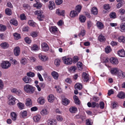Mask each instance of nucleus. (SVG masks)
<instances>
[{"label":"nucleus","mask_w":125,"mask_h":125,"mask_svg":"<svg viewBox=\"0 0 125 125\" xmlns=\"http://www.w3.org/2000/svg\"><path fill=\"white\" fill-rule=\"evenodd\" d=\"M14 55L16 56H19L20 53V48L18 46L15 47L14 50Z\"/></svg>","instance_id":"nucleus-9"},{"label":"nucleus","mask_w":125,"mask_h":125,"mask_svg":"<svg viewBox=\"0 0 125 125\" xmlns=\"http://www.w3.org/2000/svg\"><path fill=\"white\" fill-rule=\"evenodd\" d=\"M31 100L30 98H27L26 100L25 104L27 106H30L32 103Z\"/></svg>","instance_id":"nucleus-22"},{"label":"nucleus","mask_w":125,"mask_h":125,"mask_svg":"<svg viewBox=\"0 0 125 125\" xmlns=\"http://www.w3.org/2000/svg\"><path fill=\"white\" fill-rule=\"evenodd\" d=\"M42 49V50L45 52H47L49 50V47L45 42L41 44Z\"/></svg>","instance_id":"nucleus-7"},{"label":"nucleus","mask_w":125,"mask_h":125,"mask_svg":"<svg viewBox=\"0 0 125 125\" xmlns=\"http://www.w3.org/2000/svg\"><path fill=\"white\" fill-rule=\"evenodd\" d=\"M119 12L121 15H123L125 13V10L124 9L122 8L119 10Z\"/></svg>","instance_id":"nucleus-64"},{"label":"nucleus","mask_w":125,"mask_h":125,"mask_svg":"<svg viewBox=\"0 0 125 125\" xmlns=\"http://www.w3.org/2000/svg\"><path fill=\"white\" fill-rule=\"evenodd\" d=\"M118 70L117 68H112L111 69L110 71L112 74L116 75L118 74Z\"/></svg>","instance_id":"nucleus-17"},{"label":"nucleus","mask_w":125,"mask_h":125,"mask_svg":"<svg viewBox=\"0 0 125 125\" xmlns=\"http://www.w3.org/2000/svg\"><path fill=\"white\" fill-rule=\"evenodd\" d=\"M95 107H99V105L98 104L94 102H92V107L94 108Z\"/></svg>","instance_id":"nucleus-54"},{"label":"nucleus","mask_w":125,"mask_h":125,"mask_svg":"<svg viewBox=\"0 0 125 125\" xmlns=\"http://www.w3.org/2000/svg\"><path fill=\"white\" fill-rule=\"evenodd\" d=\"M77 108L75 106L71 107L69 109L70 112L72 113H76L77 112Z\"/></svg>","instance_id":"nucleus-32"},{"label":"nucleus","mask_w":125,"mask_h":125,"mask_svg":"<svg viewBox=\"0 0 125 125\" xmlns=\"http://www.w3.org/2000/svg\"><path fill=\"white\" fill-rule=\"evenodd\" d=\"M22 79L25 82L27 83H30L31 81V78L27 76H25Z\"/></svg>","instance_id":"nucleus-14"},{"label":"nucleus","mask_w":125,"mask_h":125,"mask_svg":"<svg viewBox=\"0 0 125 125\" xmlns=\"http://www.w3.org/2000/svg\"><path fill=\"white\" fill-rule=\"evenodd\" d=\"M60 60L58 59H55L54 62L55 64L57 66H58L60 65Z\"/></svg>","instance_id":"nucleus-51"},{"label":"nucleus","mask_w":125,"mask_h":125,"mask_svg":"<svg viewBox=\"0 0 125 125\" xmlns=\"http://www.w3.org/2000/svg\"><path fill=\"white\" fill-rule=\"evenodd\" d=\"M65 11L64 10H60L59 9H57L56 10V13L59 16H64Z\"/></svg>","instance_id":"nucleus-16"},{"label":"nucleus","mask_w":125,"mask_h":125,"mask_svg":"<svg viewBox=\"0 0 125 125\" xmlns=\"http://www.w3.org/2000/svg\"><path fill=\"white\" fill-rule=\"evenodd\" d=\"M1 46L4 49H6L8 48L9 45L6 42H3L0 44Z\"/></svg>","instance_id":"nucleus-30"},{"label":"nucleus","mask_w":125,"mask_h":125,"mask_svg":"<svg viewBox=\"0 0 125 125\" xmlns=\"http://www.w3.org/2000/svg\"><path fill=\"white\" fill-rule=\"evenodd\" d=\"M21 115L22 117L24 118L27 116V112L26 111H24L23 112L21 113Z\"/></svg>","instance_id":"nucleus-57"},{"label":"nucleus","mask_w":125,"mask_h":125,"mask_svg":"<svg viewBox=\"0 0 125 125\" xmlns=\"http://www.w3.org/2000/svg\"><path fill=\"white\" fill-rule=\"evenodd\" d=\"M47 124L48 125H56L57 121L55 119H48L47 121Z\"/></svg>","instance_id":"nucleus-6"},{"label":"nucleus","mask_w":125,"mask_h":125,"mask_svg":"<svg viewBox=\"0 0 125 125\" xmlns=\"http://www.w3.org/2000/svg\"><path fill=\"white\" fill-rule=\"evenodd\" d=\"M35 14L38 16L37 18L40 21H42L40 18H42L44 17V15L43 14V12L41 10H39L35 11L34 12Z\"/></svg>","instance_id":"nucleus-5"},{"label":"nucleus","mask_w":125,"mask_h":125,"mask_svg":"<svg viewBox=\"0 0 125 125\" xmlns=\"http://www.w3.org/2000/svg\"><path fill=\"white\" fill-rule=\"evenodd\" d=\"M39 58L42 61H45L48 58L45 55L42 54V53H40L39 55Z\"/></svg>","instance_id":"nucleus-15"},{"label":"nucleus","mask_w":125,"mask_h":125,"mask_svg":"<svg viewBox=\"0 0 125 125\" xmlns=\"http://www.w3.org/2000/svg\"><path fill=\"white\" fill-rule=\"evenodd\" d=\"M98 40L100 42H104L105 41L106 39L103 35L101 34L98 36Z\"/></svg>","instance_id":"nucleus-28"},{"label":"nucleus","mask_w":125,"mask_h":125,"mask_svg":"<svg viewBox=\"0 0 125 125\" xmlns=\"http://www.w3.org/2000/svg\"><path fill=\"white\" fill-rule=\"evenodd\" d=\"M10 22L11 24L15 26H17L18 24L17 21L14 19L11 20L10 21Z\"/></svg>","instance_id":"nucleus-31"},{"label":"nucleus","mask_w":125,"mask_h":125,"mask_svg":"<svg viewBox=\"0 0 125 125\" xmlns=\"http://www.w3.org/2000/svg\"><path fill=\"white\" fill-rule=\"evenodd\" d=\"M49 30L52 33L55 34L57 32V28L55 26H52L50 28Z\"/></svg>","instance_id":"nucleus-11"},{"label":"nucleus","mask_w":125,"mask_h":125,"mask_svg":"<svg viewBox=\"0 0 125 125\" xmlns=\"http://www.w3.org/2000/svg\"><path fill=\"white\" fill-rule=\"evenodd\" d=\"M11 118L13 121H15L17 118V115L16 113L14 112L11 113L10 114Z\"/></svg>","instance_id":"nucleus-24"},{"label":"nucleus","mask_w":125,"mask_h":125,"mask_svg":"<svg viewBox=\"0 0 125 125\" xmlns=\"http://www.w3.org/2000/svg\"><path fill=\"white\" fill-rule=\"evenodd\" d=\"M23 90L27 93L32 94L34 92L35 87L29 84H26L24 86Z\"/></svg>","instance_id":"nucleus-1"},{"label":"nucleus","mask_w":125,"mask_h":125,"mask_svg":"<svg viewBox=\"0 0 125 125\" xmlns=\"http://www.w3.org/2000/svg\"><path fill=\"white\" fill-rule=\"evenodd\" d=\"M6 28V27L5 26L1 24H0V31H5Z\"/></svg>","instance_id":"nucleus-49"},{"label":"nucleus","mask_w":125,"mask_h":125,"mask_svg":"<svg viewBox=\"0 0 125 125\" xmlns=\"http://www.w3.org/2000/svg\"><path fill=\"white\" fill-rule=\"evenodd\" d=\"M117 74L119 76H121L123 77H125V72H122L121 70H118Z\"/></svg>","instance_id":"nucleus-36"},{"label":"nucleus","mask_w":125,"mask_h":125,"mask_svg":"<svg viewBox=\"0 0 125 125\" xmlns=\"http://www.w3.org/2000/svg\"><path fill=\"white\" fill-rule=\"evenodd\" d=\"M117 54L120 57H123L125 56V52L123 49L119 50L117 52Z\"/></svg>","instance_id":"nucleus-12"},{"label":"nucleus","mask_w":125,"mask_h":125,"mask_svg":"<svg viewBox=\"0 0 125 125\" xmlns=\"http://www.w3.org/2000/svg\"><path fill=\"white\" fill-rule=\"evenodd\" d=\"M9 101L8 104L10 105H13L15 104L16 102L18 100L16 99L14 97L12 96H10L9 98Z\"/></svg>","instance_id":"nucleus-4"},{"label":"nucleus","mask_w":125,"mask_h":125,"mask_svg":"<svg viewBox=\"0 0 125 125\" xmlns=\"http://www.w3.org/2000/svg\"><path fill=\"white\" fill-rule=\"evenodd\" d=\"M79 19L81 22H84L86 20V18L85 17L82 15L80 16Z\"/></svg>","instance_id":"nucleus-43"},{"label":"nucleus","mask_w":125,"mask_h":125,"mask_svg":"<svg viewBox=\"0 0 125 125\" xmlns=\"http://www.w3.org/2000/svg\"><path fill=\"white\" fill-rule=\"evenodd\" d=\"M77 67L78 68L79 70H81L83 69L82 63L80 62H79L77 63Z\"/></svg>","instance_id":"nucleus-38"},{"label":"nucleus","mask_w":125,"mask_h":125,"mask_svg":"<svg viewBox=\"0 0 125 125\" xmlns=\"http://www.w3.org/2000/svg\"><path fill=\"white\" fill-rule=\"evenodd\" d=\"M37 74L38 77L40 80L41 81H43V80L41 75L39 73H37Z\"/></svg>","instance_id":"nucleus-62"},{"label":"nucleus","mask_w":125,"mask_h":125,"mask_svg":"<svg viewBox=\"0 0 125 125\" xmlns=\"http://www.w3.org/2000/svg\"><path fill=\"white\" fill-rule=\"evenodd\" d=\"M62 60L63 62L67 65H70L72 63V60L70 58H67L64 56L62 58Z\"/></svg>","instance_id":"nucleus-3"},{"label":"nucleus","mask_w":125,"mask_h":125,"mask_svg":"<svg viewBox=\"0 0 125 125\" xmlns=\"http://www.w3.org/2000/svg\"><path fill=\"white\" fill-rule=\"evenodd\" d=\"M49 7L50 9L52 10L55 8V4L53 1H50L49 2Z\"/></svg>","instance_id":"nucleus-19"},{"label":"nucleus","mask_w":125,"mask_h":125,"mask_svg":"<svg viewBox=\"0 0 125 125\" xmlns=\"http://www.w3.org/2000/svg\"><path fill=\"white\" fill-rule=\"evenodd\" d=\"M85 31L83 29H82L80 33L79 34L78 36L80 37L81 35L83 36L85 35Z\"/></svg>","instance_id":"nucleus-50"},{"label":"nucleus","mask_w":125,"mask_h":125,"mask_svg":"<svg viewBox=\"0 0 125 125\" xmlns=\"http://www.w3.org/2000/svg\"><path fill=\"white\" fill-rule=\"evenodd\" d=\"M51 74L54 79H57L58 78L59 75L58 73L57 72L53 71L52 73Z\"/></svg>","instance_id":"nucleus-33"},{"label":"nucleus","mask_w":125,"mask_h":125,"mask_svg":"<svg viewBox=\"0 0 125 125\" xmlns=\"http://www.w3.org/2000/svg\"><path fill=\"white\" fill-rule=\"evenodd\" d=\"M32 49L34 50H38V46L36 44H34L32 47Z\"/></svg>","instance_id":"nucleus-59"},{"label":"nucleus","mask_w":125,"mask_h":125,"mask_svg":"<svg viewBox=\"0 0 125 125\" xmlns=\"http://www.w3.org/2000/svg\"><path fill=\"white\" fill-rule=\"evenodd\" d=\"M41 114L43 115H48L49 113V112L45 109H43L41 112Z\"/></svg>","instance_id":"nucleus-29"},{"label":"nucleus","mask_w":125,"mask_h":125,"mask_svg":"<svg viewBox=\"0 0 125 125\" xmlns=\"http://www.w3.org/2000/svg\"><path fill=\"white\" fill-rule=\"evenodd\" d=\"M48 101L52 103L53 102L54 100V98L53 95L50 94L48 97Z\"/></svg>","instance_id":"nucleus-21"},{"label":"nucleus","mask_w":125,"mask_h":125,"mask_svg":"<svg viewBox=\"0 0 125 125\" xmlns=\"http://www.w3.org/2000/svg\"><path fill=\"white\" fill-rule=\"evenodd\" d=\"M112 51V49L110 46H107L105 48V52L107 53H110Z\"/></svg>","instance_id":"nucleus-41"},{"label":"nucleus","mask_w":125,"mask_h":125,"mask_svg":"<svg viewBox=\"0 0 125 125\" xmlns=\"http://www.w3.org/2000/svg\"><path fill=\"white\" fill-rule=\"evenodd\" d=\"M24 40L26 42L28 43H30L31 42V40L28 37H26L25 38Z\"/></svg>","instance_id":"nucleus-61"},{"label":"nucleus","mask_w":125,"mask_h":125,"mask_svg":"<svg viewBox=\"0 0 125 125\" xmlns=\"http://www.w3.org/2000/svg\"><path fill=\"white\" fill-rule=\"evenodd\" d=\"M27 75L29 77H32L35 76V74L33 73L29 72L27 73Z\"/></svg>","instance_id":"nucleus-56"},{"label":"nucleus","mask_w":125,"mask_h":125,"mask_svg":"<svg viewBox=\"0 0 125 125\" xmlns=\"http://www.w3.org/2000/svg\"><path fill=\"white\" fill-rule=\"evenodd\" d=\"M98 11L96 8L95 7H93L91 10V13L94 15H96L97 14Z\"/></svg>","instance_id":"nucleus-34"},{"label":"nucleus","mask_w":125,"mask_h":125,"mask_svg":"<svg viewBox=\"0 0 125 125\" xmlns=\"http://www.w3.org/2000/svg\"><path fill=\"white\" fill-rule=\"evenodd\" d=\"M56 119L57 120L60 121H61L63 120V118L62 116L60 115H57L56 117Z\"/></svg>","instance_id":"nucleus-58"},{"label":"nucleus","mask_w":125,"mask_h":125,"mask_svg":"<svg viewBox=\"0 0 125 125\" xmlns=\"http://www.w3.org/2000/svg\"><path fill=\"white\" fill-rule=\"evenodd\" d=\"M79 60L78 57L75 56L73 58V61L74 63H75L77 62Z\"/></svg>","instance_id":"nucleus-60"},{"label":"nucleus","mask_w":125,"mask_h":125,"mask_svg":"<svg viewBox=\"0 0 125 125\" xmlns=\"http://www.w3.org/2000/svg\"><path fill=\"white\" fill-rule=\"evenodd\" d=\"M28 62V60L27 58H22L21 59L20 62L22 65H24L26 64Z\"/></svg>","instance_id":"nucleus-26"},{"label":"nucleus","mask_w":125,"mask_h":125,"mask_svg":"<svg viewBox=\"0 0 125 125\" xmlns=\"http://www.w3.org/2000/svg\"><path fill=\"white\" fill-rule=\"evenodd\" d=\"M87 28L89 29L93 25V23L90 21H89L87 22Z\"/></svg>","instance_id":"nucleus-48"},{"label":"nucleus","mask_w":125,"mask_h":125,"mask_svg":"<svg viewBox=\"0 0 125 125\" xmlns=\"http://www.w3.org/2000/svg\"><path fill=\"white\" fill-rule=\"evenodd\" d=\"M97 26L98 28L99 29H102L104 26V25L103 23L99 21H97L96 23Z\"/></svg>","instance_id":"nucleus-37"},{"label":"nucleus","mask_w":125,"mask_h":125,"mask_svg":"<svg viewBox=\"0 0 125 125\" xmlns=\"http://www.w3.org/2000/svg\"><path fill=\"white\" fill-rule=\"evenodd\" d=\"M23 7L25 9L30 10L31 9V7L29 5L25 4H23Z\"/></svg>","instance_id":"nucleus-55"},{"label":"nucleus","mask_w":125,"mask_h":125,"mask_svg":"<svg viewBox=\"0 0 125 125\" xmlns=\"http://www.w3.org/2000/svg\"><path fill=\"white\" fill-rule=\"evenodd\" d=\"M42 4L41 3L39 2V1L37 2L36 4H34L33 5L34 7L38 9L40 8L42 6Z\"/></svg>","instance_id":"nucleus-40"},{"label":"nucleus","mask_w":125,"mask_h":125,"mask_svg":"<svg viewBox=\"0 0 125 125\" xmlns=\"http://www.w3.org/2000/svg\"><path fill=\"white\" fill-rule=\"evenodd\" d=\"M110 60L111 63L114 64L116 65L118 63V61L117 59L113 57L110 59Z\"/></svg>","instance_id":"nucleus-13"},{"label":"nucleus","mask_w":125,"mask_h":125,"mask_svg":"<svg viewBox=\"0 0 125 125\" xmlns=\"http://www.w3.org/2000/svg\"><path fill=\"white\" fill-rule=\"evenodd\" d=\"M74 87L75 89L80 90L82 88V85L81 83H77L75 85Z\"/></svg>","instance_id":"nucleus-39"},{"label":"nucleus","mask_w":125,"mask_h":125,"mask_svg":"<svg viewBox=\"0 0 125 125\" xmlns=\"http://www.w3.org/2000/svg\"><path fill=\"white\" fill-rule=\"evenodd\" d=\"M0 66L2 68L6 69L10 67L11 66V64L8 61H3L2 62Z\"/></svg>","instance_id":"nucleus-2"},{"label":"nucleus","mask_w":125,"mask_h":125,"mask_svg":"<svg viewBox=\"0 0 125 125\" xmlns=\"http://www.w3.org/2000/svg\"><path fill=\"white\" fill-rule=\"evenodd\" d=\"M110 17L111 18H115L116 17V13L114 12L111 13L109 15Z\"/></svg>","instance_id":"nucleus-52"},{"label":"nucleus","mask_w":125,"mask_h":125,"mask_svg":"<svg viewBox=\"0 0 125 125\" xmlns=\"http://www.w3.org/2000/svg\"><path fill=\"white\" fill-rule=\"evenodd\" d=\"M13 35L14 39L16 40H18L21 38L20 34L17 33H14L13 34Z\"/></svg>","instance_id":"nucleus-45"},{"label":"nucleus","mask_w":125,"mask_h":125,"mask_svg":"<svg viewBox=\"0 0 125 125\" xmlns=\"http://www.w3.org/2000/svg\"><path fill=\"white\" fill-rule=\"evenodd\" d=\"M78 13L76 11L73 10L71 11L70 13V16L72 18H74L75 17L77 16Z\"/></svg>","instance_id":"nucleus-18"},{"label":"nucleus","mask_w":125,"mask_h":125,"mask_svg":"<svg viewBox=\"0 0 125 125\" xmlns=\"http://www.w3.org/2000/svg\"><path fill=\"white\" fill-rule=\"evenodd\" d=\"M38 102L39 103L41 104H43L45 103V100L43 97H40L38 99Z\"/></svg>","instance_id":"nucleus-23"},{"label":"nucleus","mask_w":125,"mask_h":125,"mask_svg":"<svg viewBox=\"0 0 125 125\" xmlns=\"http://www.w3.org/2000/svg\"><path fill=\"white\" fill-rule=\"evenodd\" d=\"M70 100L66 98L63 99L62 100L63 104L65 105H66L70 103Z\"/></svg>","instance_id":"nucleus-20"},{"label":"nucleus","mask_w":125,"mask_h":125,"mask_svg":"<svg viewBox=\"0 0 125 125\" xmlns=\"http://www.w3.org/2000/svg\"><path fill=\"white\" fill-rule=\"evenodd\" d=\"M31 35L33 37H35L38 35V32L37 31H32L31 33Z\"/></svg>","instance_id":"nucleus-46"},{"label":"nucleus","mask_w":125,"mask_h":125,"mask_svg":"<svg viewBox=\"0 0 125 125\" xmlns=\"http://www.w3.org/2000/svg\"><path fill=\"white\" fill-rule=\"evenodd\" d=\"M17 105L20 109L22 110L24 108V105L23 104L19 103L17 104Z\"/></svg>","instance_id":"nucleus-44"},{"label":"nucleus","mask_w":125,"mask_h":125,"mask_svg":"<svg viewBox=\"0 0 125 125\" xmlns=\"http://www.w3.org/2000/svg\"><path fill=\"white\" fill-rule=\"evenodd\" d=\"M41 118V116L39 115H37L33 117L34 121L35 122H39Z\"/></svg>","instance_id":"nucleus-25"},{"label":"nucleus","mask_w":125,"mask_h":125,"mask_svg":"<svg viewBox=\"0 0 125 125\" xmlns=\"http://www.w3.org/2000/svg\"><path fill=\"white\" fill-rule=\"evenodd\" d=\"M5 13L7 15L9 16L11 15L12 13L11 10L8 8L5 10Z\"/></svg>","instance_id":"nucleus-47"},{"label":"nucleus","mask_w":125,"mask_h":125,"mask_svg":"<svg viewBox=\"0 0 125 125\" xmlns=\"http://www.w3.org/2000/svg\"><path fill=\"white\" fill-rule=\"evenodd\" d=\"M62 0H56L55 3L57 5H59L62 4Z\"/></svg>","instance_id":"nucleus-63"},{"label":"nucleus","mask_w":125,"mask_h":125,"mask_svg":"<svg viewBox=\"0 0 125 125\" xmlns=\"http://www.w3.org/2000/svg\"><path fill=\"white\" fill-rule=\"evenodd\" d=\"M82 7V6L80 5H78L76 6L75 9V10L78 13L80 11Z\"/></svg>","instance_id":"nucleus-42"},{"label":"nucleus","mask_w":125,"mask_h":125,"mask_svg":"<svg viewBox=\"0 0 125 125\" xmlns=\"http://www.w3.org/2000/svg\"><path fill=\"white\" fill-rule=\"evenodd\" d=\"M117 96L119 98L123 99L125 97V94L124 92H121L118 93Z\"/></svg>","instance_id":"nucleus-27"},{"label":"nucleus","mask_w":125,"mask_h":125,"mask_svg":"<svg viewBox=\"0 0 125 125\" xmlns=\"http://www.w3.org/2000/svg\"><path fill=\"white\" fill-rule=\"evenodd\" d=\"M120 31L122 32H125V23H122L120 26Z\"/></svg>","instance_id":"nucleus-35"},{"label":"nucleus","mask_w":125,"mask_h":125,"mask_svg":"<svg viewBox=\"0 0 125 125\" xmlns=\"http://www.w3.org/2000/svg\"><path fill=\"white\" fill-rule=\"evenodd\" d=\"M124 39V37L122 36L119 37L118 38V42H124L125 41Z\"/></svg>","instance_id":"nucleus-53"},{"label":"nucleus","mask_w":125,"mask_h":125,"mask_svg":"<svg viewBox=\"0 0 125 125\" xmlns=\"http://www.w3.org/2000/svg\"><path fill=\"white\" fill-rule=\"evenodd\" d=\"M83 78L84 82H87L89 79V75L87 73L83 72L82 75Z\"/></svg>","instance_id":"nucleus-8"},{"label":"nucleus","mask_w":125,"mask_h":125,"mask_svg":"<svg viewBox=\"0 0 125 125\" xmlns=\"http://www.w3.org/2000/svg\"><path fill=\"white\" fill-rule=\"evenodd\" d=\"M11 92L13 93H15L18 95H20L21 93V91L20 90H18L17 89L14 88L11 89Z\"/></svg>","instance_id":"nucleus-10"}]
</instances>
